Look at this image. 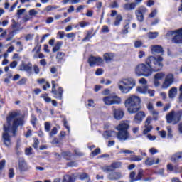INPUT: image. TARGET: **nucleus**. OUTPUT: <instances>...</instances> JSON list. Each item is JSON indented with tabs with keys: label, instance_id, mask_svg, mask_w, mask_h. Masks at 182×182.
Instances as JSON below:
<instances>
[{
	"label": "nucleus",
	"instance_id": "59",
	"mask_svg": "<svg viewBox=\"0 0 182 182\" xmlns=\"http://www.w3.org/2000/svg\"><path fill=\"white\" fill-rule=\"evenodd\" d=\"M139 82L140 85H144V86H146V85H147V80H146V78L142 77L139 80Z\"/></svg>",
	"mask_w": 182,
	"mask_h": 182
},
{
	"label": "nucleus",
	"instance_id": "28",
	"mask_svg": "<svg viewBox=\"0 0 182 182\" xmlns=\"http://www.w3.org/2000/svg\"><path fill=\"white\" fill-rule=\"evenodd\" d=\"M122 21H123V17L122 16V15L118 14L116 16V19L114 23V26H119V25H120V22H122Z\"/></svg>",
	"mask_w": 182,
	"mask_h": 182
},
{
	"label": "nucleus",
	"instance_id": "54",
	"mask_svg": "<svg viewBox=\"0 0 182 182\" xmlns=\"http://www.w3.org/2000/svg\"><path fill=\"white\" fill-rule=\"evenodd\" d=\"M175 116L176 117V119H178V122H180V119L182 117V110H179L176 112Z\"/></svg>",
	"mask_w": 182,
	"mask_h": 182
},
{
	"label": "nucleus",
	"instance_id": "61",
	"mask_svg": "<svg viewBox=\"0 0 182 182\" xmlns=\"http://www.w3.org/2000/svg\"><path fill=\"white\" fill-rule=\"evenodd\" d=\"M147 109L149 112H151L152 110H154V107L153 106V103L149 102L147 105Z\"/></svg>",
	"mask_w": 182,
	"mask_h": 182
},
{
	"label": "nucleus",
	"instance_id": "40",
	"mask_svg": "<svg viewBox=\"0 0 182 182\" xmlns=\"http://www.w3.org/2000/svg\"><path fill=\"white\" fill-rule=\"evenodd\" d=\"M149 113L153 116L154 120H157L159 118V112L157 110L153 109Z\"/></svg>",
	"mask_w": 182,
	"mask_h": 182
},
{
	"label": "nucleus",
	"instance_id": "36",
	"mask_svg": "<svg viewBox=\"0 0 182 182\" xmlns=\"http://www.w3.org/2000/svg\"><path fill=\"white\" fill-rule=\"evenodd\" d=\"M102 171H104V173H110L111 171H113V167L112 166V165L110 166H105L102 168Z\"/></svg>",
	"mask_w": 182,
	"mask_h": 182
},
{
	"label": "nucleus",
	"instance_id": "38",
	"mask_svg": "<svg viewBox=\"0 0 182 182\" xmlns=\"http://www.w3.org/2000/svg\"><path fill=\"white\" fill-rule=\"evenodd\" d=\"M15 32H16L15 30H13L8 34V37L6 38V41L8 42L9 41H12L14 39V36H15Z\"/></svg>",
	"mask_w": 182,
	"mask_h": 182
},
{
	"label": "nucleus",
	"instance_id": "19",
	"mask_svg": "<svg viewBox=\"0 0 182 182\" xmlns=\"http://www.w3.org/2000/svg\"><path fill=\"white\" fill-rule=\"evenodd\" d=\"M180 160H182V151L178 152L171 157V161L173 163H177V161H180Z\"/></svg>",
	"mask_w": 182,
	"mask_h": 182
},
{
	"label": "nucleus",
	"instance_id": "63",
	"mask_svg": "<svg viewBox=\"0 0 182 182\" xmlns=\"http://www.w3.org/2000/svg\"><path fill=\"white\" fill-rule=\"evenodd\" d=\"M167 170H168L169 171H174V166H173V164H168L167 165Z\"/></svg>",
	"mask_w": 182,
	"mask_h": 182
},
{
	"label": "nucleus",
	"instance_id": "62",
	"mask_svg": "<svg viewBox=\"0 0 182 182\" xmlns=\"http://www.w3.org/2000/svg\"><path fill=\"white\" fill-rule=\"evenodd\" d=\"M156 15H157V10H153L151 11V13L149 15V18H154V16H156Z\"/></svg>",
	"mask_w": 182,
	"mask_h": 182
},
{
	"label": "nucleus",
	"instance_id": "11",
	"mask_svg": "<svg viewBox=\"0 0 182 182\" xmlns=\"http://www.w3.org/2000/svg\"><path fill=\"white\" fill-rule=\"evenodd\" d=\"M167 123H172L173 124H177L178 123V119L176 116V112L174 110L171 111L166 116Z\"/></svg>",
	"mask_w": 182,
	"mask_h": 182
},
{
	"label": "nucleus",
	"instance_id": "17",
	"mask_svg": "<svg viewBox=\"0 0 182 182\" xmlns=\"http://www.w3.org/2000/svg\"><path fill=\"white\" fill-rule=\"evenodd\" d=\"M109 180H120V178H123V175L120 172H113L108 176Z\"/></svg>",
	"mask_w": 182,
	"mask_h": 182
},
{
	"label": "nucleus",
	"instance_id": "26",
	"mask_svg": "<svg viewBox=\"0 0 182 182\" xmlns=\"http://www.w3.org/2000/svg\"><path fill=\"white\" fill-rule=\"evenodd\" d=\"M149 87L147 85H142L136 87V92L142 95L147 94Z\"/></svg>",
	"mask_w": 182,
	"mask_h": 182
},
{
	"label": "nucleus",
	"instance_id": "7",
	"mask_svg": "<svg viewBox=\"0 0 182 182\" xmlns=\"http://www.w3.org/2000/svg\"><path fill=\"white\" fill-rule=\"evenodd\" d=\"M174 82V75L171 73L168 74L162 84V89H168L171 85Z\"/></svg>",
	"mask_w": 182,
	"mask_h": 182
},
{
	"label": "nucleus",
	"instance_id": "44",
	"mask_svg": "<svg viewBox=\"0 0 182 182\" xmlns=\"http://www.w3.org/2000/svg\"><path fill=\"white\" fill-rule=\"evenodd\" d=\"M136 12H139L140 14H146L147 12V9L143 6H140L137 10Z\"/></svg>",
	"mask_w": 182,
	"mask_h": 182
},
{
	"label": "nucleus",
	"instance_id": "15",
	"mask_svg": "<svg viewBox=\"0 0 182 182\" xmlns=\"http://www.w3.org/2000/svg\"><path fill=\"white\" fill-rule=\"evenodd\" d=\"M130 127L129 124V121H122L118 126L115 127L116 130L124 132V130H127Z\"/></svg>",
	"mask_w": 182,
	"mask_h": 182
},
{
	"label": "nucleus",
	"instance_id": "57",
	"mask_svg": "<svg viewBox=\"0 0 182 182\" xmlns=\"http://www.w3.org/2000/svg\"><path fill=\"white\" fill-rule=\"evenodd\" d=\"M98 154H100V149L97 148L95 150H94L92 152V155L95 157V156H97Z\"/></svg>",
	"mask_w": 182,
	"mask_h": 182
},
{
	"label": "nucleus",
	"instance_id": "52",
	"mask_svg": "<svg viewBox=\"0 0 182 182\" xmlns=\"http://www.w3.org/2000/svg\"><path fill=\"white\" fill-rule=\"evenodd\" d=\"M55 134H58V128L53 127L50 132V136L52 137V136H55Z\"/></svg>",
	"mask_w": 182,
	"mask_h": 182
},
{
	"label": "nucleus",
	"instance_id": "24",
	"mask_svg": "<svg viewBox=\"0 0 182 182\" xmlns=\"http://www.w3.org/2000/svg\"><path fill=\"white\" fill-rule=\"evenodd\" d=\"M21 70H25V72H27L29 76L32 75V64L28 63L23 65V69L21 68Z\"/></svg>",
	"mask_w": 182,
	"mask_h": 182
},
{
	"label": "nucleus",
	"instance_id": "14",
	"mask_svg": "<svg viewBox=\"0 0 182 182\" xmlns=\"http://www.w3.org/2000/svg\"><path fill=\"white\" fill-rule=\"evenodd\" d=\"M144 117H146V114L144 112L140 111L135 114L133 122L136 124H140V123L143 122Z\"/></svg>",
	"mask_w": 182,
	"mask_h": 182
},
{
	"label": "nucleus",
	"instance_id": "31",
	"mask_svg": "<svg viewBox=\"0 0 182 182\" xmlns=\"http://www.w3.org/2000/svg\"><path fill=\"white\" fill-rule=\"evenodd\" d=\"M135 15H136L137 21H139V22H143V21H144V16L143 15V14L135 11Z\"/></svg>",
	"mask_w": 182,
	"mask_h": 182
},
{
	"label": "nucleus",
	"instance_id": "33",
	"mask_svg": "<svg viewBox=\"0 0 182 182\" xmlns=\"http://www.w3.org/2000/svg\"><path fill=\"white\" fill-rule=\"evenodd\" d=\"M131 161H141L143 160V157L137 155H133L129 158Z\"/></svg>",
	"mask_w": 182,
	"mask_h": 182
},
{
	"label": "nucleus",
	"instance_id": "9",
	"mask_svg": "<svg viewBox=\"0 0 182 182\" xmlns=\"http://www.w3.org/2000/svg\"><path fill=\"white\" fill-rule=\"evenodd\" d=\"M116 136L119 141H126V140H129V139L132 137L130 133L127 130L118 131V132H116Z\"/></svg>",
	"mask_w": 182,
	"mask_h": 182
},
{
	"label": "nucleus",
	"instance_id": "64",
	"mask_svg": "<svg viewBox=\"0 0 182 182\" xmlns=\"http://www.w3.org/2000/svg\"><path fill=\"white\" fill-rule=\"evenodd\" d=\"M25 83H26V78H22L18 82V85H25Z\"/></svg>",
	"mask_w": 182,
	"mask_h": 182
},
{
	"label": "nucleus",
	"instance_id": "21",
	"mask_svg": "<svg viewBox=\"0 0 182 182\" xmlns=\"http://www.w3.org/2000/svg\"><path fill=\"white\" fill-rule=\"evenodd\" d=\"M136 6H137V4L136 3H127L123 6V9L125 11H132L135 9Z\"/></svg>",
	"mask_w": 182,
	"mask_h": 182
},
{
	"label": "nucleus",
	"instance_id": "35",
	"mask_svg": "<svg viewBox=\"0 0 182 182\" xmlns=\"http://www.w3.org/2000/svg\"><path fill=\"white\" fill-rule=\"evenodd\" d=\"M164 76H166L164 73H159L154 75V79H156V80H162Z\"/></svg>",
	"mask_w": 182,
	"mask_h": 182
},
{
	"label": "nucleus",
	"instance_id": "8",
	"mask_svg": "<svg viewBox=\"0 0 182 182\" xmlns=\"http://www.w3.org/2000/svg\"><path fill=\"white\" fill-rule=\"evenodd\" d=\"M51 83H52V93L54 95V97L55 99H59V100H62V95H63V89L60 87L57 92L55 82L52 81Z\"/></svg>",
	"mask_w": 182,
	"mask_h": 182
},
{
	"label": "nucleus",
	"instance_id": "60",
	"mask_svg": "<svg viewBox=\"0 0 182 182\" xmlns=\"http://www.w3.org/2000/svg\"><path fill=\"white\" fill-rule=\"evenodd\" d=\"M101 31L104 33H107L109 31V27L107 26H103Z\"/></svg>",
	"mask_w": 182,
	"mask_h": 182
},
{
	"label": "nucleus",
	"instance_id": "42",
	"mask_svg": "<svg viewBox=\"0 0 182 182\" xmlns=\"http://www.w3.org/2000/svg\"><path fill=\"white\" fill-rule=\"evenodd\" d=\"M41 97L46 102V103H50L52 102V99L49 97H48L47 95L43 94L41 95Z\"/></svg>",
	"mask_w": 182,
	"mask_h": 182
},
{
	"label": "nucleus",
	"instance_id": "22",
	"mask_svg": "<svg viewBox=\"0 0 182 182\" xmlns=\"http://www.w3.org/2000/svg\"><path fill=\"white\" fill-rule=\"evenodd\" d=\"M160 163V159H157L156 161L154 158H147L145 161L146 166H153V164H159Z\"/></svg>",
	"mask_w": 182,
	"mask_h": 182
},
{
	"label": "nucleus",
	"instance_id": "58",
	"mask_svg": "<svg viewBox=\"0 0 182 182\" xmlns=\"http://www.w3.org/2000/svg\"><path fill=\"white\" fill-rule=\"evenodd\" d=\"M67 166L68 167H76V166H77V164L76 161H70L67 164Z\"/></svg>",
	"mask_w": 182,
	"mask_h": 182
},
{
	"label": "nucleus",
	"instance_id": "27",
	"mask_svg": "<svg viewBox=\"0 0 182 182\" xmlns=\"http://www.w3.org/2000/svg\"><path fill=\"white\" fill-rule=\"evenodd\" d=\"M114 136H116L115 131H106L103 133V137L105 139H109V137H113Z\"/></svg>",
	"mask_w": 182,
	"mask_h": 182
},
{
	"label": "nucleus",
	"instance_id": "10",
	"mask_svg": "<svg viewBox=\"0 0 182 182\" xmlns=\"http://www.w3.org/2000/svg\"><path fill=\"white\" fill-rule=\"evenodd\" d=\"M88 63L90 66H91V68L96 65H97V66H100L103 65V58L100 57H95V56L91 55L88 58Z\"/></svg>",
	"mask_w": 182,
	"mask_h": 182
},
{
	"label": "nucleus",
	"instance_id": "23",
	"mask_svg": "<svg viewBox=\"0 0 182 182\" xmlns=\"http://www.w3.org/2000/svg\"><path fill=\"white\" fill-rule=\"evenodd\" d=\"M177 92H178L177 87H173L172 88H171L168 91L169 99H174V97L177 96Z\"/></svg>",
	"mask_w": 182,
	"mask_h": 182
},
{
	"label": "nucleus",
	"instance_id": "50",
	"mask_svg": "<svg viewBox=\"0 0 182 182\" xmlns=\"http://www.w3.org/2000/svg\"><path fill=\"white\" fill-rule=\"evenodd\" d=\"M15 176V171H14V168H10L9 170V178H14Z\"/></svg>",
	"mask_w": 182,
	"mask_h": 182
},
{
	"label": "nucleus",
	"instance_id": "53",
	"mask_svg": "<svg viewBox=\"0 0 182 182\" xmlns=\"http://www.w3.org/2000/svg\"><path fill=\"white\" fill-rule=\"evenodd\" d=\"M28 14L30 16H35L36 15H38V11L35 9H31L28 11Z\"/></svg>",
	"mask_w": 182,
	"mask_h": 182
},
{
	"label": "nucleus",
	"instance_id": "29",
	"mask_svg": "<svg viewBox=\"0 0 182 182\" xmlns=\"http://www.w3.org/2000/svg\"><path fill=\"white\" fill-rule=\"evenodd\" d=\"M159 36V32H149L147 33L149 39H156Z\"/></svg>",
	"mask_w": 182,
	"mask_h": 182
},
{
	"label": "nucleus",
	"instance_id": "20",
	"mask_svg": "<svg viewBox=\"0 0 182 182\" xmlns=\"http://www.w3.org/2000/svg\"><path fill=\"white\" fill-rule=\"evenodd\" d=\"M103 58L106 63H109V62H112V60H113V58H114V54L112 53H107L103 55Z\"/></svg>",
	"mask_w": 182,
	"mask_h": 182
},
{
	"label": "nucleus",
	"instance_id": "3",
	"mask_svg": "<svg viewBox=\"0 0 182 182\" xmlns=\"http://www.w3.org/2000/svg\"><path fill=\"white\" fill-rule=\"evenodd\" d=\"M140 103H141V100L139 97L131 95L125 100L124 105L125 107L127 109V112H129L130 114H134V113H137V112L141 109Z\"/></svg>",
	"mask_w": 182,
	"mask_h": 182
},
{
	"label": "nucleus",
	"instance_id": "46",
	"mask_svg": "<svg viewBox=\"0 0 182 182\" xmlns=\"http://www.w3.org/2000/svg\"><path fill=\"white\" fill-rule=\"evenodd\" d=\"M129 178H131L130 182L136 181V172L132 171L130 173Z\"/></svg>",
	"mask_w": 182,
	"mask_h": 182
},
{
	"label": "nucleus",
	"instance_id": "49",
	"mask_svg": "<svg viewBox=\"0 0 182 182\" xmlns=\"http://www.w3.org/2000/svg\"><path fill=\"white\" fill-rule=\"evenodd\" d=\"M16 45L18 48V52H22V50H23V46L22 45V42L18 41L16 43Z\"/></svg>",
	"mask_w": 182,
	"mask_h": 182
},
{
	"label": "nucleus",
	"instance_id": "16",
	"mask_svg": "<svg viewBox=\"0 0 182 182\" xmlns=\"http://www.w3.org/2000/svg\"><path fill=\"white\" fill-rule=\"evenodd\" d=\"M151 122V117H149L145 121V129H144V134H147V133L151 132L153 127L150 124Z\"/></svg>",
	"mask_w": 182,
	"mask_h": 182
},
{
	"label": "nucleus",
	"instance_id": "56",
	"mask_svg": "<svg viewBox=\"0 0 182 182\" xmlns=\"http://www.w3.org/2000/svg\"><path fill=\"white\" fill-rule=\"evenodd\" d=\"M6 163V161H5V159H3L1 161V162H0V173H1V171L2 169H4V168L5 167Z\"/></svg>",
	"mask_w": 182,
	"mask_h": 182
},
{
	"label": "nucleus",
	"instance_id": "34",
	"mask_svg": "<svg viewBox=\"0 0 182 182\" xmlns=\"http://www.w3.org/2000/svg\"><path fill=\"white\" fill-rule=\"evenodd\" d=\"M62 46V42L58 41L55 45L54 48H53V52L55 53L60 50V48Z\"/></svg>",
	"mask_w": 182,
	"mask_h": 182
},
{
	"label": "nucleus",
	"instance_id": "5",
	"mask_svg": "<svg viewBox=\"0 0 182 182\" xmlns=\"http://www.w3.org/2000/svg\"><path fill=\"white\" fill-rule=\"evenodd\" d=\"M102 102L106 106H112V105H120L122 99L116 95H109L104 97Z\"/></svg>",
	"mask_w": 182,
	"mask_h": 182
},
{
	"label": "nucleus",
	"instance_id": "18",
	"mask_svg": "<svg viewBox=\"0 0 182 182\" xmlns=\"http://www.w3.org/2000/svg\"><path fill=\"white\" fill-rule=\"evenodd\" d=\"M151 53H163V47L161 46H151Z\"/></svg>",
	"mask_w": 182,
	"mask_h": 182
},
{
	"label": "nucleus",
	"instance_id": "4",
	"mask_svg": "<svg viewBox=\"0 0 182 182\" xmlns=\"http://www.w3.org/2000/svg\"><path fill=\"white\" fill-rule=\"evenodd\" d=\"M117 86L122 93H129L136 86V80L132 77L122 78Z\"/></svg>",
	"mask_w": 182,
	"mask_h": 182
},
{
	"label": "nucleus",
	"instance_id": "32",
	"mask_svg": "<svg viewBox=\"0 0 182 182\" xmlns=\"http://www.w3.org/2000/svg\"><path fill=\"white\" fill-rule=\"evenodd\" d=\"M62 157L65 159V160H70V157H72V153L70 151H64L61 153Z\"/></svg>",
	"mask_w": 182,
	"mask_h": 182
},
{
	"label": "nucleus",
	"instance_id": "25",
	"mask_svg": "<svg viewBox=\"0 0 182 182\" xmlns=\"http://www.w3.org/2000/svg\"><path fill=\"white\" fill-rule=\"evenodd\" d=\"M41 45L38 44L33 50L32 52H35L33 58V59H38L39 56V53H41Z\"/></svg>",
	"mask_w": 182,
	"mask_h": 182
},
{
	"label": "nucleus",
	"instance_id": "2",
	"mask_svg": "<svg viewBox=\"0 0 182 182\" xmlns=\"http://www.w3.org/2000/svg\"><path fill=\"white\" fill-rule=\"evenodd\" d=\"M163 58L161 56L157 58L154 56H150L146 60V64L141 63L135 68V73L137 76H144L149 77L151 76L153 72H159L163 69Z\"/></svg>",
	"mask_w": 182,
	"mask_h": 182
},
{
	"label": "nucleus",
	"instance_id": "37",
	"mask_svg": "<svg viewBox=\"0 0 182 182\" xmlns=\"http://www.w3.org/2000/svg\"><path fill=\"white\" fill-rule=\"evenodd\" d=\"M63 182H74L73 178L70 175H65L63 178Z\"/></svg>",
	"mask_w": 182,
	"mask_h": 182
},
{
	"label": "nucleus",
	"instance_id": "13",
	"mask_svg": "<svg viewBox=\"0 0 182 182\" xmlns=\"http://www.w3.org/2000/svg\"><path fill=\"white\" fill-rule=\"evenodd\" d=\"M18 170V171H20V174H23L26 171H28V170H29L28 164L23 159L19 160Z\"/></svg>",
	"mask_w": 182,
	"mask_h": 182
},
{
	"label": "nucleus",
	"instance_id": "6",
	"mask_svg": "<svg viewBox=\"0 0 182 182\" xmlns=\"http://www.w3.org/2000/svg\"><path fill=\"white\" fill-rule=\"evenodd\" d=\"M166 36H173L172 39L173 43H182V28L168 32Z\"/></svg>",
	"mask_w": 182,
	"mask_h": 182
},
{
	"label": "nucleus",
	"instance_id": "47",
	"mask_svg": "<svg viewBox=\"0 0 182 182\" xmlns=\"http://www.w3.org/2000/svg\"><path fill=\"white\" fill-rule=\"evenodd\" d=\"M129 28H130V26H129V24H126L124 26V29L122 30V33L123 35H127V33H129Z\"/></svg>",
	"mask_w": 182,
	"mask_h": 182
},
{
	"label": "nucleus",
	"instance_id": "45",
	"mask_svg": "<svg viewBox=\"0 0 182 182\" xmlns=\"http://www.w3.org/2000/svg\"><path fill=\"white\" fill-rule=\"evenodd\" d=\"M167 132H168V139L173 138V129H171V127H167Z\"/></svg>",
	"mask_w": 182,
	"mask_h": 182
},
{
	"label": "nucleus",
	"instance_id": "1",
	"mask_svg": "<svg viewBox=\"0 0 182 182\" xmlns=\"http://www.w3.org/2000/svg\"><path fill=\"white\" fill-rule=\"evenodd\" d=\"M8 127H4V132L2 134V141L6 147L12 146V137L16 134L18 127L23 125V117L18 112H11L6 117Z\"/></svg>",
	"mask_w": 182,
	"mask_h": 182
},
{
	"label": "nucleus",
	"instance_id": "39",
	"mask_svg": "<svg viewBox=\"0 0 182 182\" xmlns=\"http://www.w3.org/2000/svg\"><path fill=\"white\" fill-rule=\"evenodd\" d=\"M134 46L136 48V49H138L139 48H141L143 46V42L140 40H136L134 43Z\"/></svg>",
	"mask_w": 182,
	"mask_h": 182
},
{
	"label": "nucleus",
	"instance_id": "51",
	"mask_svg": "<svg viewBox=\"0 0 182 182\" xmlns=\"http://www.w3.org/2000/svg\"><path fill=\"white\" fill-rule=\"evenodd\" d=\"M79 25L80 28H86V26H89L90 23L89 22L81 21V22H79Z\"/></svg>",
	"mask_w": 182,
	"mask_h": 182
},
{
	"label": "nucleus",
	"instance_id": "41",
	"mask_svg": "<svg viewBox=\"0 0 182 182\" xmlns=\"http://www.w3.org/2000/svg\"><path fill=\"white\" fill-rule=\"evenodd\" d=\"M111 166L113 170H115V168H119V167H122V162H113Z\"/></svg>",
	"mask_w": 182,
	"mask_h": 182
},
{
	"label": "nucleus",
	"instance_id": "48",
	"mask_svg": "<svg viewBox=\"0 0 182 182\" xmlns=\"http://www.w3.org/2000/svg\"><path fill=\"white\" fill-rule=\"evenodd\" d=\"M65 57V53L58 52L56 55V59H58L59 60H62L63 58Z\"/></svg>",
	"mask_w": 182,
	"mask_h": 182
},
{
	"label": "nucleus",
	"instance_id": "55",
	"mask_svg": "<svg viewBox=\"0 0 182 182\" xmlns=\"http://www.w3.org/2000/svg\"><path fill=\"white\" fill-rule=\"evenodd\" d=\"M45 130L46 132H50V122H46L45 123Z\"/></svg>",
	"mask_w": 182,
	"mask_h": 182
},
{
	"label": "nucleus",
	"instance_id": "12",
	"mask_svg": "<svg viewBox=\"0 0 182 182\" xmlns=\"http://www.w3.org/2000/svg\"><path fill=\"white\" fill-rule=\"evenodd\" d=\"M112 109L114 119H115L116 120H122V119H123V116H124V112H123V110L120 109H116V107L114 106H113Z\"/></svg>",
	"mask_w": 182,
	"mask_h": 182
},
{
	"label": "nucleus",
	"instance_id": "30",
	"mask_svg": "<svg viewBox=\"0 0 182 182\" xmlns=\"http://www.w3.org/2000/svg\"><path fill=\"white\" fill-rule=\"evenodd\" d=\"M78 177L80 180H87V181H89L90 180V178H89V175L86 173H81L78 175Z\"/></svg>",
	"mask_w": 182,
	"mask_h": 182
},
{
	"label": "nucleus",
	"instance_id": "43",
	"mask_svg": "<svg viewBox=\"0 0 182 182\" xmlns=\"http://www.w3.org/2000/svg\"><path fill=\"white\" fill-rule=\"evenodd\" d=\"M141 178H143V169H140L138 171V174H137L135 180H136V181H139L141 180Z\"/></svg>",
	"mask_w": 182,
	"mask_h": 182
}]
</instances>
